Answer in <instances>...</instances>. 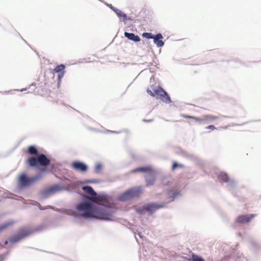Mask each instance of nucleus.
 I'll return each mask as SVG.
<instances>
[{
	"label": "nucleus",
	"instance_id": "f257e3e1",
	"mask_svg": "<svg viewBox=\"0 0 261 261\" xmlns=\"http://www.w3.org/2000/svg\"><path fill=\"white\" fill-rule=\"evenodd\" d=\"M96 207L88 202H82L76 206V209L84 213L79 215L84 218H95L100 220H112L113 212L111 207H105L100 205V203Z\"/></svg>",
	"mask_w": 261,
	"mask_h": 261
},
{
	"label": "nucleus",
	"instance_id": "f03ea898",
	"mask_svg": "<svg viewBox=\"0 0 261 261\" xmlns=\"http://www.w3.org/2000/svg\"><path fill=\"white\" fill-rule=\"evenodd\" d=\"M82 189L85 193L91 196L87 198L93 202L100 203V205L105 207H111L113 204V200L111 197L106 194L97 195L91 187L84 186Z\"/></svg>",
	"mask_w": 261,
	"mask_h": 261
},
{
	"label": "nucleus",
	"instance_id": "7ed1b4c3",
	"mask_svg": "<svg viewBox=\"0 0 261 261\" xmlns=\"http://www.w3.org/2000/svg\"><path fill=\"white\" fill-rule=\"evenodd\" d=\"M26 163L32 167H37L38 165L47 166L50 164V160L44 154H41L37 157H30L26 160Z\"/></svg>",
	"mask_w": 261,
	"mask_h": 261
},
{
	"label": "nucleus",
	"instance_id": "20e7f679",
	"mask_svg": "<svg viewBox=\"0 0 261 261\" xmlns=\"http://www.w3.org/2000/svg\"><path fill=\"white\" fill-rule=\"evenodd\" d=\"M147 92L150 96L159 98L166 103L171 102L168 94L161 87H154L152 88V91L150 89H147Z\"/></svg>",
	"mask_w": 261,
	"mask_h": 261
},
{
	"label": "nucleus",
	"instance_id": "39448f33",
	"mask_svg": "<svg viewBox=\"0 0 261 261\" xmlns=\"http://www.w3.org/2000/svg\"><path fill=\"white\" fill-rule=\"evenodd\" d=\"M141 192V188H133L127 190L120 195L118 197V199L120 201H126L132 198L138 197Z\"/></svg>",
	"mask_w": 261,
	"mask_h": 261
},
{
	"label": "nucleus",
	"instance_id": "423d86ee",
	"mask_svg": "<svg viewBox=\"0 0 261 261\" xmlns=\"http://www.w3.org/2000/svg\"><path fill=\"white\" fill-rule=\"evenodd\" d=\"M32 232V230L28 228H21L17 234L13 235L10 238L9 241L12 243H17L24 238L29 236Z\"/></svg>",
	"mask_w": 261,
	"mask_h": 261
},
{
	"label": "nucleus",
	"instance_id": "0eeeda50",
	"mask_svg": "<svg viewBox=\"0 0 261 261\" xmlns=\"http://www.w3.org/2000/svg\"><path fill=\"white\" fill-rule=\"evenodd\" d=\"M180 116L184 118L192 119L198 123H201L203 121L214 122L219 119L218 116L213 115H204L202 118H199L196 117L189 116L184 114H181Z\"/></svg>",
	"mask_w": 261,
	"mask_h": 261
},
{
	"label": "nucleus",
	"instance_id": "6e6552de",
	"mask_svg": "<svg viewBox=\"0 0 261 261\" xmlns=\"http://www.w3.org/2000/svg\"><path fill=\"white\" fill-rule=\"evenodd\" d=\"M40 178V176L39 175L32 177H28L25 174L23 173L20 175L18 181L19 185L21 187H25L29 186L34 181L39 179Z\"/></svg>",
	"mask_w": 261,
	"mask_h": 261
},
{
	"label": "nucleus",
	"instance_id": "1a4fd4ad",
	"mask_svg": "<svg viewBox=\"0 0 261 261\" xmlns=\"http://www.w3.org/2000/svg\"><path fill=\"white\" fill-rule=\"evenodd\" d=\"M164 205L163 204H157L155 203H151L143 205L142 207V211H145L150 213V214L153 213L157 210L163 207Z\"/></svg>",
	"mask_w": 261,
	"mask_h": 261
},
{
	"label": "nucleus",
	"instance_id": "9d476101",
	"mask_svg": "<svg viewBox=\"0 0 261 261\" xmlns=\"http://www.w3.org/2000/svg\"><path fill=\"white\" fill-rule=\"evenodd\" d=\"M256 217L255 214L240 215L236 219V223L244 224L249 222L251 219Z\"/></svg>",
	"mask_w": 261,
	"mask_h": 261
},
{
	"label": "nucleus",
	"instance_id": "9b49d317",
	"mask_svg": "<svg viewBox=\"0 0 261 261\" xmlns=\"http://www.w3.org/2000/svg\"><path fill=\"white\" fill-rule=\"evenodd\" d=\"M71 167L75 170L83 172H86L88 169L87 166L86 164L79 161H75L72 162Z\"/></svg>",
	"mask_w": 261,
	"mask_h": 261
},
{
	"label": "nucleus",
	"instance_id": "f8f14e48",
	"mask_svg": "<svg viewBox=\"0 0 261 261\" xmlns=\"http://www.w3.org/2000/svg\"><path fill=\"white\" fill-rule=\"evenodd\" d=\"M65 66L63 64L57 66L53 70V73H58V79L60 81L65 74Z\"/></svg>",
	"mask_w": 261,
	"mask_h": 261
},
{
	"label": "nucleus",
	"instance_id": "ddd939ff",
	"mask_svg": "<svg viewBox=\"0 0 261 261\" xmlns=\"http://www.w3.org/2000/svg\"><path fill=\"white\" fill-rule=\"evenodd\" d=\"M60 190V188L58 185H54L43 191V194L45 195H48L55 193Z\"/></svg>",
	"mask_w": 261,
	"mask_h": 261
},
{
	"label": "nucleus",
	"instance_id": "4468645a",
	"mask_svg": "<svg viewBox=\"0 0 261 261\" xmlns=\"http://www.w3.org/2000/svg\"><path fill=\"white\" fill-rule=\"evenodd\" d=\"M163 36L161 34H158L155 36H154L153 38L154 43L157 45L158 47H162L164 45V43L162 41Z\"/></svg>",
	"mask_w": 261,
	"mask_h": 261
},
{
	"label": "nucleus",
	"instance_id": "2eb2a0df",
	"mask_svg": "<svg viewBox=\"0 0 261 261\" xmlns=\"http://www.w3.org/2000/svg\"><path fill=\"white\" fill-rule=\"evenodd\" d=\"M124 36L129 40H132L134 42H139L140 41V38L139 36L136 35L133 33L125 32Z\"/></svg>",
	"mask_w": 261,
	"mask_h": 261
},
{
	"label": "nucleus",
	"instance_id": "dca6fc26",
	"mask_svg": "<svg viewBox=\"0 0 261 261\" xmlns=\"http://www.w3.org/2000/svg\"><path fill=\"white\" fill-rule=\"evenodd\" d=\"M146 181L147 182V185L150 186L153 184L155 181V177L153 174H149L147 175L146 177Z\"/></svg>",
	"mask_w": 261,
	"mask_h": 261
},
{
	"label": "nucleus",
	"instance_id": "f3484780",
	"mask_svg": "<svg viewBox=\"0 0 261 261\" xmlns=\"http://www.w3.org/2000/svg\"><path fill=\"white\" fill-rule=\"evenodd\" d=\"M151 171L150 167H142L136 168L132 171L133 172H149Z\"/></svg>",
	"mask_w": 261,
	"mask_h": 261
},
{
	"label": "nucleus",
	"instance_id": "a211bd4d",
	"mask_svg": "<svg viewBox=\"0 0 261 261\" xmlns=\"http://www.w3.org/2000/svg\"><path fill=\"white\" fill-rule=\"evenodd\" d=\"M219 180L222 182H228L229 181V177L228 175L225 173H221L218 176Z\"/></svg>",
	"mask_w": 261,
	"mask_h": 261
},
{
	"label": "nucleus",
	"instance_id": "6ab92c4d",
	"mask_svg": "<svg viewBox=\"0 0 261 261\" xmlns=\"http://www.w3.org/2000/svg\"><path fill=\"white\" fill-rule=\"evenodd\" d=\"M113 10L117 14L118 16L122 18L123 20H126V15L121 10L117 8H113Z\"/></svg>",
	"mask_w": 261,
	"mask_h": 261
},
{
	"label": "nucleus",
	"instance_id": "aec40b11",
	"mask_svg": "<svg viewBox=\"0 0 261 261\" xmlns=\"http://www.w3.org/2000/svg\"><path fill=\"white\" fill-rule=\"evenodd\" d=\"M28 151L31 155H37L38 154L37 149L34 146H29Z\"/></svg>",
	"mask_w": 261,
	"mask_h": 261
},
{
	"label": "nucleus",
	"instance_id": "412c9836",
	"mask_svg": "<svg viewBox=\"0 0 261 261\" xmlns=\"http://www.w3.org/2000/svg\"><path fill=\"white\" fill-rule=\"evenodd\" d=\"M189 260H192V261H205L202 257L194 254H192L191 258Z\"/></svg>",
	"mask_w": 261,
	"mask_h": 261
},
{
	"label": "nucleus",
	"instance_id": "4be33fe9",
	"mask_svg": "<svg viewBox=\"0 0 261 261\" xmlns=\"http://www.w3.org/2000/svg\"><path fill=\"white\" fill-rule=\"evenodd\" d=\"M13 224V222H10L6 223L0 226V232H1L2 230L6 229L9 226H11Z\"/></svg>",
	"mask_w": 261,
	"mask_h": 261
},
{
	"label": "nucleus",
	"instance_id": "5701e85b",
	"mask_svg": "<svg viewBox=\"0 0 261 261\" xmlns=\"http://www.w3.org/2000/svg\"><path fill=\"white\" fill-rule=\"evenodd\" d=\"M143 37L146 38L147 39H153L154 37L151 33H144L142 34Z\"/></svg>",
	"mask_w": 261,
	"mask_h": 261
},
{
	"label": "nucleus",
	"instance_id": "b1692460",
	"mask_svg": "<svg viewBox=\"0 0 261 261\" xmlns=\"http://www.w3.org/2000/svg\"><path fill=\"white\" fill-rule=\"evenodd\" d=\"M102 169V165L100 164H97L95 167V171L96 173L99 172Z\"/></svg>",
	"mask_w": 261,
	"mask_h": 261
},
{
	"label": "nucleus",
	"instance_id": "393cba45",
	"mask_svg": "<svg viewBox=\"0 0 261 261\" xmlns=\"http://www.w3.org/2000/svg\"><path fill=\"white\" fill-rule=\"evenodd\" d=\"M206 129L214 130L216 129V127L213 125H210L205 127Z\"/></svg>",
	"mask_w": 261,
	"mask_h": 261
},
{
	"label": "nucleus",
	"instance_id": "a878e982",
	"mask_svg": "<svg viewBox=\"0 0 261 261\" xmlns=\"http://www.w3.org/2000/svg\"><path fill=\"white\" fill-rule=\"evenodd\" d=\"M178 166L181 167V165H178L176 162H174L172 167V170H174Z\"/></svg>",
	"mask_w": 261,
	"mask_h": 261
},
{
	"label": "nucleus",
	"instance_id": "bb28decb",
	"mask_svg": "<svg viewBox=\"0 0 261 261\" xmlns=\"http://www.w3.org/2000/svg\"><path fill=\"white\" fill-rule=\"evenodd\" d=\"M110 7L113 10V8H115L114 7H113V6H112L111 5H110Z\"/></svg>",
	"mask_w": 261,
	"mask_h": 261
},
{
	"label": "nucleus",
	"instance_id": "cd10ccee",
	"mask_svg": "<svg viewBox=\"0 0 261 261\" xmlns=\"http://www.w3.org/2000/svg\"><path fill=\"white\" fill-rule=\"evenodd\" d=\"M171 191H169V193H168V194L170 195L171 194Z\"/></svg>",
	"mask_w": 261,
	"mask_h": 261
},
{
	"label": "nucleus",
	"instance_id": "c85d7f7f",
	"mask_svg": "<svg viewBox=\"0 0 261 261\" xmlns=\"http://www.w3.org/2000/svg\"><path fill=\"white\" fill-rule=\"evenodd\" d=\"M24 89L21 90V91H23Z\"/></svg>",
	"mask_w": 261,
	"mask_h": 261
}]
</instances>
